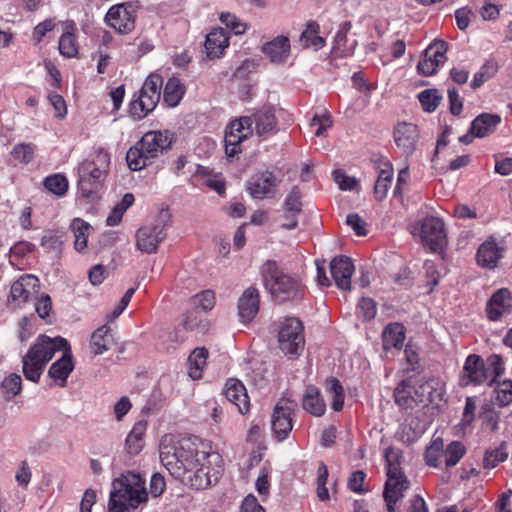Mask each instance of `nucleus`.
<instances>
[{"instance_id": "f257e3e1", "label": "nucleus", "mask_w": 512, "mask_h": 512, "mask_svg": "<svg viewBox=\"0 0 512 512\" xmlns=\"http://www.w3.org/2000/svg\"><path fill=\"white\" fill-rule=\"evenodd\" d=\"M172 442V435L162 436V466L173 478L196 490L219 481L223 468L218 453L197 438Z\"/></svg>"}, {"instance_id": "f03ea898", "label": "nucleus", "mask_w": 512, "mask_h": 512, "mask_svg": "<svg viewBox=\"0 0 512 512\" xmlns=\"http://www.w3.org/2000/svg\"><path fill=\"white\" fill-rule=\"evenodd\" d=\"M265 288L274 302L282 304L300 300L305 294V285L295 273H289L275 260H267L261 267Z\"/></svg>"}, {"instance_id": "7ed1b4c3", "label": "nucleus", "mask_w": 512, "mask_h": 512, "mask_svg": "<svg viewBox=\"0 0 512 512\" xmlns=\"http://www.w3.org/2000/svg\"><path fill=\"white\" fill-rule=\"evenodd\" d=\"M147 497L145 480L139 474L127 472L113 480L107 512H130Z\"/></svg>"}, {"instance_id": "20e7f679", "label": "nucleus", "mask_w": 512, "mask_h": 512, "mask_svg": "<svg viewBox=\"0 0 512 512\" xmlns=\"http://www.w3.org/2000/svg\"><path fill=\"white\" fill-rule=\"evenodd\" d=\"M67 346V340L60 336L50 338L40 335L23 356L22 370L25 378L38 383L47 363L57 351L66 349Z\"/></svg>"}, {"instance_id": "39448f33", "label": "nucleus", "mask_w": 512, "mask_h": 512, "mask_svg": "<svg viewBox=\"0 0 512 512\" xmlns=\"http://www.w3.org/2000/svg\"><path fill=\"white\" fill-rule=\"evenodd\" d=\"M387 480L384 486L383 498L388 512H399L396 504L404 497L409 489L410 481L401 468L403 452L390 446L384 451Z\"/></svg>"}, {"instance_id": "423d86ee", "label": "nucleus", "mask_w": 512, "mask_h": 512, "mask_svg": "<svg viewBox=\"0 0 512 512\" xmlns=\"http://www.w3.org/2000/svg\"><path fill=\"white\" fill-rule=\"evenodd\" d=\"M110 165V155L103 149L93 160H85L78 167V186L83 196L90 195L101 185Z\"/></svg>"}, {"instance_id": "0eeeda50", "label": "nucleus", "mask_w": 512, "mask_h": 512, "mask_svg": "<svg viewBox=\"0 0 512 512\" xmlns=\"http://www.w3.org/2000/svg\"><path fill=\"white\" fill-rule=\"evenodd\" d=\"M280 350L290 359L298 357L305 346L304 326L296 317H286L278 325Z\"/></svg>"}, {"instance_id": "6e6552de", "label": "nucleus", "mask_w": 512, "mask_h": 512, "mask_svg": "<svg viewBox=\"0 0 512 512\" xmlns=\"http://www.w3.org/2000/svg\"><path fill=\"white\" fill-rule=\"evenodd\" d=\"M160 74L151 73L143 84L139 95L130 102V114L134 119H142L152 112L160 101Z\"/></svg>"}, {"instance_id": "1a4fd4ad", "label": "nucleus", "mask_w": 512, "mask_h": 512, "mask_svg": "<svg viewBox=\"0 0 512 512\" xmlns=\"http://www.w3.org/2000/svg\"><path fill=\"white\" fill-rule=\"evenodd\" d=\"M251 117L244 116L231 121L225 130V153L228 157H234L242 152L241 144L253 134Z\"/></svg>"}, {"instance_id": "9d476101", "label": "nucleus", "mask_w": 512, "mask_h": 512, "mask_svg": "<svg viewBox=\"0 0 512 512\" xmlns=\"http://www.w3.org/2000/svg\"><path fill=\"white\" fill-rule=\"evenodd\" d=\"M297 404L290 399H280L273 409L271 416V429L279 441L288 438L293 428L292 414Z\"/></svg>"}, {"instance_id": "9b49d317", "label": "nucleus", "mask_w": 512, "mask_h": 512, "mask_svg": "<svg viewBox=\"0 0 512 512\" xmlns=\"http://www.w3.org/2000/svg\"><path fill=\"white\" fill-rule=\"evenodd\" d=\"M422 244L432 252L443 250L446 245L444 223L434 216L425 217L420 223Z\"/></svg>"}, {"instance_id": "f8f14e48", "label": "nucleus", "mask_w": 512, "mask_h": 512, "mask_svg": "<svg viewBox=\"0 0 512 512\" xmlns=\"http://www.w3.org/2000/svg\"><path fill=\"white\" fill-rule=\"evenodd\" d=\"M489 368H486L485 361L476 354H470L464 363L463 371L460 376V385L467 387L470 385L479 386L484 383L489 385Z\"/></svg>"}, {"instance_id": "ddd939ff", "label": "nucleus", "mask_w": 512, "mask_h": 512, "mask_svg": "<svg viewBox=\"0 0 512 512\" xmlns=\"http://www.w3.org/2000/svg\"><path fill=\"white\" fill-rule=\"evenodd\" d=\"M136 9L132 4H119L111 7L105 16L108 26L121 34L132 31L135 27Z\"/></svg>"}, {"instance_id": "4468645a", "label": "nucleus", "mask_w": 512, "mask_h": 512, "mask_svg": "<svg viewBox=\"0 0 512 512\" xmlns=\"http://www.w3.org/2000/svg\"><path fill=\"white\" fill-rule=\"evenodd\" d=\"M393 138L396 146L409 156L416 150L420 132L417 125L400 122L394 128Z\"/></svg>"}, {"instance_id": "2eb2a0df", "label": "nucleus", "mask_w": 512, "mask_h": 512, "mask_svg": "<svg viewBox=\"0 0 512 512\" xmlns=\"http://www.w3.org/2000/svg\"><path fill=\"white\" fill-rule=\"evenodd\" d=\"M512 295L507 288L498 289L493 293L486 304V315L490 321H499L511 313Z\"/></svg>"}, {"instance_id": "dca6fc26", "label": "nucleus", "mask_w": 512, "mask_h": 512, "mask_svg": "<svg viewBox=\"0 0 512 512\" xmlns=\"http://www.w3.org/2000/svg\"><path fill=\"white\" fill-rule=\"evenodd\" d=\"M354 264L348 256L334 257L330 263L331 276L338 288L351 289V277L354 273Z\"/></svg>"}, {"instance_id": "f3484780", "label": "nucleus", "mask_w": 512, "mask_h": 512, "mask_svg": "<svg viewBox=\"0 0 512 512\" xmlns=\"http://www.w3.org/2000/svg\"><path fill=\"white\" fill-rule=\"evenodd\" d=\"M280 183L273 172L264 171L254 175L248 182V190L250 195L255 199H263L267 195L273 193Z\"/></svg>"}, {"instance_id": "a211bd4d", "label": "nucleus", "mask_w": 512, "mask_h": 512, "mask_svg": "<svg viewBox=\"0 0 512 512\" xmlns=\"http://www.w3.org/2000/svg\"><path fill=\"white\" fill-rule=\"evenodd\" d=\"M260 306L259 290L248 287L238 300V315L244 324L250 323L257 315Z\"/></svg>"}, {"instance_id": "6ab92c4d", "label": "nucleus", "mask_w": 512, "mask_h": 512, "mask_svg": "<svg viewBox=\"0 0 512 512\" xmlns=\"http://www.w3.org/2000/svg\"><path fill=\"white\" fill-rule=\"evenodd\" d=\"M250 117L251 127L254 125L257 135L261 137H268L276 133L277 119L273 107L264 106L253 113Z\"/></svg>"}, {"instance_id": "aec40b11", "label": "nucleus", "mask_w": 512, "mask_h": 512, "mask_svg": "<svg viewBox=\"0 0 512 512\" xmlns=\"http://www.w3.org/2000/svg\"><path fill=\"white\" fill-rule=\"evenodd\" d=\"M39 288V279L31 274L20 276L11 286L10 298L19 303L27 302Z\"/></svg>"}, {"instance_id": "412c9836", "label": "nucleus", "mask_w": 512, "mask_h": 512, "mask_svg": "<svg viewBox=\"0 0 512 512\" xmlns=\"http://www.w3.org/2000/svg\"><path fill=\"white\" fill-rule=\"evenodd\" d=\"M224 395L226 399L238 408L244 415L250 410V399L243 383L237 379H228L225 384Z\"/></svg>"}, {"instance_id": "4be33fe9", "label": "nucleus", "mask_w": 512, "mask_h": 512, "mask_svg": "<svg viewBox=\"0 0 512 512\" xmlns=\"http://www.w3.org/2000/svg\"><path fill=\"white\" fill-rule=\"evenodd\" d=\"M379 174L374 185V197L377 201H382L386 198L388 190L393 180V165L387 158L380 157L375 161Z\"/></svg>"}, {"instance_id": "5701e85b", "label": "nucleus", "mask_w": 512, "mask_h": 512, "mask_svg": "<svg viewBox=\"0 0 512 512\" xmlns=\"http://www.w3.org/2000/svg\"><path fill=\"white\" fill-rule=\"evenodd\" d=\"M502 249L498 246L495 239L490 238L482 243L476 253L478 265L486 268H494L502 257Z\"/></svg>"}, {"instance_id": "b1692460", "label": "nucleus", "mask_w": 512, "mask_h": 512, "mask_svg": "<svg viewBox=\"0 0 512 512\" xmlns=\"http://www.w3.org/2000/svg\"><path fill=\"white\" fill-rule=\"evenodd\" d=\"M303 409L312 416L321 417L326 411V402L320 390L314 385H308L302 398Z\"/></svg>"}, {"instance_id": "393cba45", "label": "nucleus", "mask_w": 512, "mask_h": 512, "mask_svg": "<svg viewBox=\"0 0 512 512\" xmlns=\"http://www.w3.org/2000/svg\"><path fill=\"white\" fill-rule=\"evenodd\" d=\"M406 337V328L400 322L389 323L382 332V346L385 351L400 350Z\"/></svg>"}, {"instance_id": "a878e982", "label": "nucleus", "mask_w": 512, "mask_h": 512, "mask_svg": "<svg viewBox=\"0 0 512 512\" xmlns=\"http://www.w3.org/2000/svg\"><path fill=\"white\" fill-rule=\"evenodd\" d=\"M501 121L498 114L481 113L472 121L470 133L477 138H484L492 134Z\"/></svg>"}, {"instance_id": "bb28decb", "label": "nucleus", "mask_w": 512, "mask_h": 512, "mask_svg": "<svg viewBox=\"0 0 512 512\" xmlns=\"http://www.w3.org/2000/svg\"><path fill=\"white\" fill-rule=\"evenodd\" d=\"M228 45L229 37L223 28H215L208 33L204 44L207 56L210 59L220 57Z\"/></svg>"}, {"instance_id": "cd10ccee", "label": "nucleus", "mask_w": 512, "mask_h": 512, "mask_svg": "<svg viewBox=\"0 0 512 512\" xmlns=\"http://www.w3.org/2000/svg\"><path fill=\"white\" fill-rule=\"evenodd\" d=\"M262 51L272 62H285L290 55V40L283 35L277 36L273 40L265 43L262 47Z\"/></svg>"}, {"instance_id": "c85d7f7f", "label": "nucleus", "mask_w": 512, "mask_h": 512, "mask_svg": "<svg viewBox=\"0 0 512 512\" xmlns=\"http://www.w3.org/2000/svg\"><path fill=\"white\" fill-rule=\"evenodd\" d=\"M186 91L187 88L183 80L179 76L173 75L168 78L163 89V100L168 107H177L185 96Z\"/></svg>"}, {"instance_id": "c756f323", "label": "nucleus", "mask_w": 512, "mask_h": 512, "mask_svg": "<svg viewBox=\"0 0 512 512\" xmlns=\"http://www.w3.org/2000/svg\"><path fill=\"white\" fill-rule=\"evenodd\" d=\"M159 234L157 226H144L140 228L136 235L137 248L145 253L156 252L159 244Z\"/></svg>"}, {"instance_id": "7c9ffc66", "label": "nucleus", "mask_w": 512, "mask_h": 512, "mask_svg": "<svg viewBox=\"0 0 512 512\" xmlns=\"http://www.w3.org/2000/svg\"><path fill=\"white\" fill-rule=\"evenodd\" d=\"M209 351L205 347L195 348L187 359V371L190 378L199 380L203 376L207 364Z\"/></svg>"}, {"instance_id": "2f4dec72", "label": "nucleus", "mask_w": 512, "mask_h": 512, "mask_svg": "<svg viewBox=\"0 0 512 512\" xmlns=\"http://www.w3.org/2000/svg\"><path fill=\"white\" fill-rule=\"evenodd\" d=\"M75 23L65 21L63 23V33L59 39V52L67 57H75L78 53V44L74 35Z\"/></svg>"}, {"instance_id": "473e14b6", "label": "nucleus", "mask_w": 512, "mask_h": 512, "mask_svg": "<svg viewBox=\"0 0 512 512\" xmlns=\"http://www.w3.org/2000/svg\"><path fill=\"white\" fill-rule=\"evenodd\" d=\"M114 344V338L111 329L103 325L95 330L90 338V349L95 355H101L108 351Z\"/></svg>"}, {"instance_id": "72a5a7b5", "label": "nucleus", "mask_w": 512, "mask_h": 512, "mask_svg": "<svg viewBox=\"0 0 512 512\" xmlns=\"http://www.w3.org/2000/svg\"><path fill=\"white\" fill-rule=\"evenodd\" d=\"M320 26L316 21H308L305 30L300 35V44L304 49L319 50L325 46V39L319 35Z\"/></svg>"}, {"instance_id": "f704fd0d", "label": "nucleus", "mask_w": 512, "mask_h": 512, "mask_svg": "<svg viewBox=\"0 0 512 512\" xmlns=\"http://www.w3.org/2000/svg\"><path fill=\"white\" fill-rule=\"evenodd\" d=\"M62 350L64 351L62 357L51 365L48 374L54 380L61 381V385L63 386L67 377L73 371L74 364L72 361V356L68 351V347Z\"/></svg>"}, {"instance_id": "c9c22d12", "label": "nucleus", "mask_w": 512, "mask_h": 512, "mask_svg": "<svg viewBox=\"0 0 512 512\" xmlns=\"http://www.w3.org/2000/svg\"><path fill=\"white\" fill-rule=\"evenodd\" d=\"M415 387L407 381H402L394 390V400L401 409H412L417 405Z\"/></svg>"}, {"instance_id": "e433bc0d", "label": "nucleus", "mask_w": 512, "mask_h": 512, "mask_svg": "<svg viewBox=\"0 0 512 512\" xmlns=\"http://www.w3.org/2000/svg\"><path fill=\"white\" fill-rule=\"evenodd\" d=\"M70 229L74 235V247L78 252H83L88 243L92 226L81 218H74L70 223Z\"/></svg>"}, {"instance_id": "4c0bfd02", "label": "nucleus", "mask_w": 512, "mask_h": 512, "mask_svg": "<svg viewBox=\"0 0 512 512\" xmlns=\"http://www.w3.org/2000/svg\"><path fill=\"white\" fill-rule=\"evenodd\" d=\"M146 431V423L137 422L126 438V449L131 455L138 454L143 447V435Z\"/></svg>"}, {"instance_id": "58836bf2", "label": "nucleus", "mask_w": 512, "mask_h": 512, "mask_svg": "<svg viewBox=\"0 0 512 512\" xmlns=\"http://www.w3.org/2000/svg\"><path fill=\"white\" fill-rule=\"evenodd\" d=\"M498 63L495 59L490 58L480 67L474 74L470 83L471 88L477 89L481 87L486 81L491 79L498 71Z\"/></svg>"}, {"instance_id": "ea45409f", "label": "nucleus", "mask_w": 512, "mask_h": 512, "mask_svg": "<svg viewBox=\"0 0 512 512\" xmlns=\"http://www.w3.org/2000/svg\"><path fill=\"white\" fill-rule=\"evenodd\" d=\"M137 144L131 147L126 154V161L131 170L138 171L151 164V158Z\"/></svg>"}, {"instance_id": "a19ab883", "label": "nucleus", "mask_w": 512, "mask_h": 512, "mask_svg": "<svg viewBox=\"0 0 512 512\" xmlns=\"http://www.w3.org/2000/svg\"><path fill=\"white\" fill-rule=\"evenodd\" d=\"M142 151H144L151 161L158 157V150L160 148V132L150 131L144 134L142 139L137 143Z\"/></svg>"}, {"instance_id": "79ce46f5", "label": "nucleus", "mask_w": 512, "mask_h": 512, "mask_svg": "<svg viewBox=\"0 0 512 512\" xmlns=\"http://www.w3.org/2000/svg\"><path fill=\"white\" fill-rule=\"evenodd\" d=\"M134 196L131 193H126L120 202H118L108 215L106 224L108 226H116L122 220L123 214L133 204Z\"/></svg>"}, {"instance_id": "37998d69", "label": "nucleus", "mask_w": 512, "mask_h": 512, "mask_svg": "<svg viewBox=\"0 0 512 512\" xmlns=\"http://www.w3.org/2000/svg\"><path fill=\"white\" fill-rule=\"evenodd\" d=\"M326 388L333 394L331 400L332 409L336 412L341 411L344 406L345 394L340 381L335 377H331L326 380Z\"/></svg>"}, {"instance_id": "c03bdc74", "label": "nucleus", "mask_w": 512, "mask_h": 512, "mask_svg": "<svg viewBox=\"0 0 512 512\" xmlns=\"http://www.w3.org/2000/svg\"><path fill=\"white\" fill-rule=\"evenodd\" d=\"M418 99L423 110L427 113H432L438 108L442 95L437 89L431 88L420 92Z\"/></svg>"}, {"instance_id": "a18cd8bd", "label": "nucleus", "mask_w": 512, "mask_h": 512, "mask_svg": "<svg viewBox=\"0 0 512 512\" xmlns=\"http://www.w3.org/2000/svg\"><path fill=\"white\" fill-rule=\"evenodd\" d=\"M494 389L495 403L500 407L508 406L512 403V380L505 379L496 381Z\"/></svg>"}, {"instance_id": "49530a36", "label": "nucleus", "mask_w": 512, "mask_h": 512, "mask_svg": "<svg viewBox=\"0 0 512 512\" xmlns=\"http://www.w3.org/2000/svg\"><path fill=\"white\" fill-rule=\"evenodd\" d=\"M190 302L193 305V307L196 308L197 310L201 308L204 312H208L212 310L215 306V292L210 289L203 290L200 293L191 297Z\"/></svg>"}, {"instance_id": "de8ad7c7", "label": "nucleus", "mask_w": 512, "mask_h": 512, "mask_svg": "<svg viewBox=\"0 0 512 512\" xmlns=\"http://www.w3.org/2000/svg\"><path fill=\"white\" fill-rule=\"evenodd\" d=\"M443 455V441L440 438L435 439L425 451L426 464L430 467L438 468Z\"/></svg>"}, {"instance_id": "09e8293b", "label": "nucleus", "mask_w": 512, "mask_h": 512, "mask_svg": "<svg viewBox=\"0 0 512 512\" xmlns=\"http://www.w3.org/2000/svg\"><path fill=\"white\" fill-rule=\"evenodd\" d=\"M466 453L465 446L459 441L451 442L444 450L445 465L453 467L459 463Z\"/></svg>"}, {"instance_id": "8fccbe9b", "label": "nucleus", "mask_w": 512, "mask_h": 512, "mask_svg": "<svg viewBox=\"0 0 512 512\" xmlns=\"http://www.w3.org/2000/svg\"><path fill=\"white\" fill-rule=\"evenodd\" d=\"M44 186L51 193L63 196L68 190V180L61 174H54L45 178Z\"/></svg>"}, {"instance_id": "3c124183", "label": "nucleus", "mask_w": 512, "mask_h": 512, "mask_svg": "<svg viewBox=\"0 0 512 512\" xmlns=\"http://www.w3.org/2000/svg\"><path fill=\"white\" fill-rule=\"evenodd\" d=\"M508 458V452L502 444L500 447L495 449L487 450L483 457V467L485 469H493L499 463L506 461Z\"/></svg>"}, {"instance_id": "603ef678", "label": "nucleus", "mask_w": 512, "mask_h": 512, "mask_svg": "<svg viewBox=\"0 0 512 512\" xmlns=\"http://www.w3.org/2000/svg\"><path fill=\"white\" fill-rule=\"evenodd\" d=\"M447 44L446 42L439 40L430 44L426 50L424 56L433 61L439 67L443 65L446 60Z\"/></svg>"}, {"instance_id": "864d4df0", "label": "nucleus", "mask_w": 512, "mask_h": 512, "mask_svg": "<svg viewBox=\"0 0 512 512\" xmlns=\"http://www.w3.org/2000/svg\"><path fill=\"white\" fill-rule=\"evenodd\" d=\"M486 368H489V386H492L496 383L497 378L504 374L505 365L502 357L497 354H492L487 358L485 362Z\"/></svg>"}, {"instance_id": "5fc2aeb1", "label": "nucleus", "mask_w": 512, "mask_h": 512, "mask_svg": "<svg viewBox=\"0 0 512 512\" xmlns=\"http://www.w3.org/2000/svg\"><path fill=\"white\" fill-rule=\"evenodd\" d=\"M283 208L285 212L299 215L302 211L301 191L298 186L292 187L286 196Z\"/></svg>"}, {"instance_id": "6e6d98bb", "label": "nucleus", "mask_w": 512, "mask_h": 512, "mask_svg": "<svg viewBox=\"0 0 512 512\" xmlns=\"http://www.w3.org/2000/svg\"><path fill=\"white\" fill-rule=\"evenodd\" d=\"M328 468L325 465L324 462H320L317 470V497L320 501H327L329 500V492L328 488L326 487L327 479H328Z\"/></svg>"}, {"instance_id": "4d7b16f0", "label": "nucleus", "mask_w": 512, "mask_h": 512, "mask_svg": "<svg viewBox=\"0 0 512 512\" xmlns=\"http://www.w3.org/2000/svg\"><path fill=\"white\" fill-rule=\"evenodd\" d=\"M197 174L205 177L204 183L210 189L216 191L218 194L225 192V181L219 175H211L206 167L199 166Z\"/></svg>"}, {"instance_id": "13d9d810", "label": "nucleus", "mask_w": 512, "mask_h": 512, "mask_svg": "<svg viewBox=\"0 0 512 512\" xmlns=\"http://www.w3.org/2000/svg\"><path fill=\"white\" fill-rule=\"evenodd\" d=\"M220 21L235 35H242L246 32L247 25L240 21L238 17L231 13H222Z\"/></svg>"}, {"instance_id": "bf43d9fd", "label": "nucleus", "mask_w": 512, "mask_h": 512, "mask_svg": "<svg viewBox=\"0 0 512 512\" xmlns=\"http://www.w3.org/2000/svg\"><path fill=\"white\" fill-rule=\"evenodd\" d=\"M480 417L485 427L489 428L492 432L498 430L500 415L490 405H485L482 407Z\"/></svg>"}, {"instance_id": "052dcab7", "label": "nucleus", "mask_w": 512, "mask_h": 512, "mask_svg": "<svg viewBox=\"0 0 512 512\" xmlns=\"http://www.w3.org/2000/svg\"><path fill=\"white\" fill-rule=\"evenodd\" d=\"M477 397L469 396L465 400V406L460 425L462 428L470 427L475 420Z\"/></svg>"}, {"instance_id": "680f3d73", "label": "nucleus", "mask_w": 512, "mask_h": 512, "mask_svg": "<svg viewBox=\"0 0 512 512\" xmlns=\"http://www.w3.org/2000/svg\"><path fill=\"white\" fill-rule=\"evenodd\" d=\"M62 245V235L55 231L46 232L41 239V246L47 251L58 252Z\"/></svg>"}, {"instance_id": "e2e57ef3", "label": "nucleus", "mask_w": 512, "mask_h": 512, "mask_svg": "<svg viewBox=\"0 0 512 512\" xmlns=\"http://www.w3.org/2000/svg\"><path fill=\"white\" fill-rule=\"evenodd\" d=\"M365 480L366 473L363 470H356L352 472L348 478L347 486L354 493L363 494L368 491V489L364 487Z\"/></svg>"}, {"instance_id": "0e129e2a", "label": "nucleus", "mask_w": 512, "mask_h": 512, "mask_svg": "<svg viewBox=\"0 0 512 512\" xmlns=\"http://www.w3.org/2000/svg\"><path fill=\"white\" fill-rule=\"evenodd\" d=\"M357 310L365 321L372 320L377 314V304L369 297H363L357 305Z\"/></svg>"}, {"instance_id": "69168bd1", "label": "nucleus", "mask_w": 512, "mask_h": 512, "mask_svg": "<svg viewBox=\"0 0 512 512\" xmlns=\"http://www.w3.org/2000/svg\"><path fill=\"white\" fill-rule=\"evenodd\" d=\"M333 124L332 117L330 113L325 112L323 115H314L311 120L312 126H318L315 131V135L318 137L324 136L327 129H329Z\"/></svg>"}, {"instance_id": "338daca9", "label": "nucleus", "mask_w": 512, "mask_h": 512, "mask_svg": "<svg viewBox=\"0 0 512 512\" xmlns=\"http://www.w3.org/2000/svg\"><path fill=\"white\" fill-rule=\"evenodd\" d=\"M2 388L10 396H16L22 389V379L18 374H11L2 382Z\"/></svg>"}, {"instance_id": "774afa93", "label": "nucleus", "mask_w": 512, "mask_h": 512, "mask_svg": "<svg viewBox=\"0 0 512 512\" xmlns=\"http://www.w3.org/2000/svg\"><path fill=\"white\" fill-rule=\"evenodd\" d=\"M201 323V314L199 310L196 308H192L191 310H188L184 315L180 322V325L185 330H194L196 329Z\"/></svg>"}]
</instances>
